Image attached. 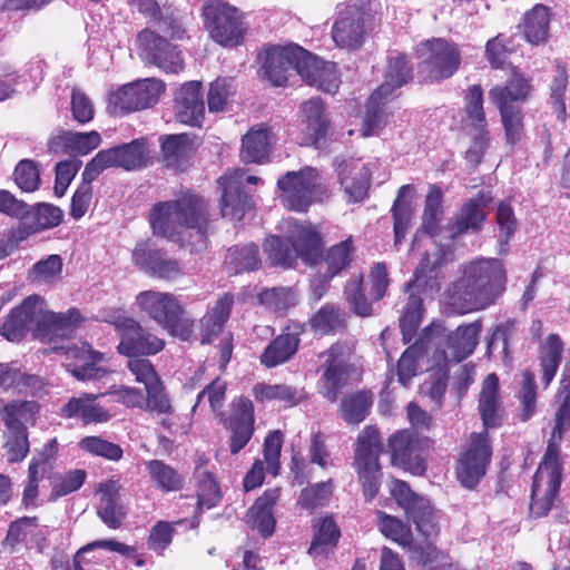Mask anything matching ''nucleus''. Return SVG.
Returning a JSON list of instances; mask_svg holds the SVG:
<instances>
[{
	"label": "nucleus",
	"mask_w": 570,
	"mask_h": 570,
	"mask_svg": "<svg viewBox=\"0 0 570 570\" xmlns=\"http://www.w3.org/2000/svg\"><path fill=\"white\" fill-rule=\"evenodd\" d=\"M149 222L154 234L190 252L206 248L207 210L203 199L190 193L177 199L159 202L150 210Z\"/></svg>",
	"instance_id": "1"
},
{
	"label": "nucleus",
	"mask_w": 570,
	"mask_h": 570,
	"mask_svg": "<svg viewBox=\"0 0 570 570\" xmlns=\"http://www.w3.org/2000/svg\"><path fill=\"white\" fill-rule=\"evenodd\" d=\"M570 367H564L560 380V391H567L563 402L556 413V425L552 430L546 453L533 476L530 513L534 518L548 514L557 498L562 480V463L559 442L562 433L570 430Z\"/></svg>",
	"instance_id": "2"
},
{
	"label": "nucleus",
	"mask_w": 570,
	"mask_h": 570,
	"mask_svg": "<svg viewBox=\"0 0 570 570\" xmlns=\"http://www.w3.org/2000/svg\"><path fill=\"white\" fill-rule=\"evenodd\" d=\"M79 322L80 314L77 309L53 313L45 308L39 296L31 295L11 311L0 327V334L10 342H17L32 331L36 338L51 343L56 338L69 337Z\"/></svg>",
	"instance_id": "3"
},
{
	"label": "nucleus",
	"mask_w": 570,
	"mask_h": 570,
	"mask_svg": "<svg viewBox=\"0 0 570 570\" xmlns=\"http://www.w3.org/2000/svg\"><path fill=\"white\" fill-rule=\"evenodd\" d=\"M505 273L498 259H480L465 266L463 275L445 292V304L454 313L483 309L503 291Z\"/></svg>",
	"instance_id": "4"
},
{
	"label": "nucleus",
	"mask_w": 570,
	"mask_h": 570,
	"mask_svg": "<svg viewBox=\"0 0 570 570\" xmlns=\"http://www.w3.org/2000/svg\"><path fill=\"white\" fill-rule=\"evenodd\" d=\"M282 229L287 234L292 248L278 236L266 238L263 249L272 266L292 267L298 257L309 265L318 261L321 237L309 224L287 218L283 222Z\"/></svg>",
	"instance_id": "5"
},
{
	"label": "nucleus",
	"mask_w": 570,
	"mask_h": 570,
	"mask_svg": "<svg viewBox=\"0 0 570 570\" xmlns=\"http://www.w3.org/2000/svg\"><path fill=\"white\" fill-rule=\"evenodd\" d=\"M135 304L151 320L184 341L193 334L194 321L187 315L175 295L154 289L136 295Z\"/></svg>",
	"instance_id": "6"
},
{
	"label": "nucleus",
	"mask_w": 570,
	"mask_h": 570,
	"mask_svg": "<svg viewBox=\"0 0 570 570\" xmlns=\"http://www.w3.org/2000/svg\"><path fill=\"white\" fill-rule=\"evenodd\" d=\"M277 186L283 205L295 212H306L313 203H322L331 196V190L313 167L287 171L277 180Z\"/></svg>",
	"instance_id": "7"
},
{
	"label": "nucleus",
	"mask_w": 570,
	"mask_h": 570,
	"mask_svg": "<svg viewBox=\"0 0 570 570\" xmlns=\"http://www.w3.org/2000/svg\"><path fill=\"white\" fill-rule=\"evenodd\" d=\"M376 515L381 533L399 546L407 548L411 559L426 567L428 570H445L450 566L448 556L431 543L432 538H424L425 541L419 543L414 541L409 524L383 511H377Z\"/></svg>",
	"instance_id": "8"
},
{
	"label": "nucleus",
	"mask_w": 570,
	"mask_h": 570,
	"mask_svg": "<svg viewBox=\"0 0 570 570\" xmlns=\"http://www.w3.org/2000/svg\"><path fill=\"white\" fill-rule=\"evenodd\" d=\"M382 450L379 430L371 425L365 426L355 442L353 468L362 484L364 497L368 501L373 500L380 489L382 473L379 458Z\"/></svg>",
	"instance_id": "9"
},
{
	"label": "nucleus",
	"mask_w": 570,
	"mask_h": 570,
	"mask_svg": "<svg viewBox=\"0 0 570 570\" xmlns=\"http://www.w3.org/2000/svg\"><path fill=\"white\" fill-rule=\"evenodd\" d=\"M203 17L212 39L223 47L238 46L246 32L239 10L222 0H209L203 6Z\"/></svg>",
	"instance_id": "10"
},
{
	"label": "nucleus",
	"mask_w": 570,
	"mask_h": 570,
	"mask_svg": "<svg viewBox=\"0 0 570 570\" xmlns=\"http://www.w3.org/2000/svg\"><path fill=\"white\" fill-rule=\"evenodd\" d=\"M148 147L145 138L99 151L85 167L82 179L94 181L102 170L120 167L126 170L142 168L147 164Z\"/></svg>",
	"instance_id": "11"
},
{
	"label": "nucleus",
	"mask_w": 570,
	"mask_h": 570,
	"mask_svg": "<svg viewBox=\"0 0 570 570\" xmlns=\"http://www.w3.org/2000/svg\"><path fill=\"white\" fill-rule=\"evenodd\" d=\"M421 60L420 73L425 80H441L451 77L461 63L458 47L444 38H434L416 47Z\"/></svg>",
	"instance_id": "12"
},
{
	"label": "nucleus",
	"mask_w": 570,
	"mask_h": 570,
	"mask_svg": "<svg viewBox=\"0 0 570 570\" xmlns=\"http://www.w3.org/2000/svg\"><path fill=\"white\" fill-rule=\"evenodd\" d=\"M371 29V16L363 4L350 2L336 8L332 39L338 48L357 50Z\"/></svg>",
	"instance_id": "13"
},
{
	"label": "nucleus",
	"mask_w": 570,
	"mask_h": 570,
	"mask_svg": "<svg viewBox=\"0 0 570 570\" xmlns=\"http://www.w3.org/2000/svg\"><path fill=\"white\" fill-rule=\"evenodd\" d=\"M313 65V55L298 46L275 47L267 50L262 65V76L273 86H284L295 71L301 77Z\"/></svg>",
	"instance_id": "14"
},
{
	"label": "nucleus",
	"mask_w": 570,
	"mask_h": 570,
	"mask_svg": "<svg viewBox=\"0 0 570 570\" xmlns=\"http://www.w3.org/2000/svg\"><path fill=\"white\" fill-rule=\"evenodd\" d=\"M106 321L115 327L120 338L117 346L120 354L126 356L154 355L165 346L163 340L144 330L135 318L122 313H111Z\"/></svg>",
	"instance_id": "15"
},
{
	"label": "nucleus",
	"mask_w": 570,
	"mask_h": 570,
	"mask_svg": "<svg viewBox=\"0 0 570 570\" xmlns=\"http://www.w3.org/2000/svg\"><path fill=\"white\" fill-rule=\"evenodd\" d=\"M391 494L423 538L438 535V517L426 498L417 495L405 482L400 480L392 481Z\"/></svg>",
	"instance_id": "16"
},
{
	"label": "nucleus",
	"mask_w": 570,
	"mask_h": 570,
	"mask_svg": "<svg viewBox=\"0 0 570 570\" xmlns=\"http://www.w3.org/2000/svg\"><path fill=\"white\" fill-rule=\"evenodd\" d=\"M165 91V83L156 78L140 79L117 89L110 96L115 109L132 112L156 105Z\"/></svg>",
	"instance_id": "17"
},
{
	"label": "nucleus",
	"mask_w": 570,
	"mask_h": 570,
	"mask_svg": "<svg viewBox=\"0 0 570 570\" xmlns=\"http://www.w3.org/2000/svg\"><path fill=\"white\" fill-rule=\"evenodd\" d=\"M66 355L68 372L78 381L102 379L109 371L105 366L106 355L94 351L88 343L63 344L52 348Z\"/></svg>",
	"instance_id": "18"
},
{
	"label": "nucleus",
	"mask_w": 570,
	"mask_h": 570,
	"mask_svg": "<svg viewBox=\"0 0 570 570\" xmlns=\"http://www.w3.org/2000/svg\"><path fill=\"white\" fill-rule=\"evenodd\" d=\"M139 56L165 72L177 73L184 69V60L176 47L154 31L145 29L137 38Z\"/></svg>",
	"instance_id": "19"
},
{
	"label": "nucleus",
	"mask_w": 570,
	"mask_h": 570,
	"mask_svg": "<svg viewBox=\"0 0 570 570\" xmlns=\"http://www.w3.org/2000/svg\"><path fill=\"white\" fill-rule=\"evenodd\" d=\"M491 448L488 441V432L473 433L468 450L459 460L456 474L465 488L475 487L485 474L490 462Z\"/></svg>",
	"instance_id": "20"
},
{
	"label": "nucleus",
	"mask_w": 570,
	"mask_h": 570,
	"mask_svg": "<svg viewBox=\"0 0 570 570\" xmlns=\"http://www.w3.org/2000/svg\"><path fill=\"white\" fill-rule=\"evenodd\" d=\"M259 180L258 177L246 175L240 169L220 177L218 184L223 188L222 215L235 222L240 220L250 208V199L242 188L245 183L257 184Z\"/></svg>",
	"instance_id": "21"
},
{
	"label": "nucleus",
	"mask_w": 570,
	"mask_h": 570,
	"mask_svg": "<svg viewBox=\"0 0 570 570\" xmlns=\"http://www.w3.org/2000/svg\"><path fill=\"white\" fill-rule=\"evenodd\" d=\"M324 358L320 391L330 402L337 400L341 391L347 385L351 377V368L344 357V348L341 345H332L321 354Z\"/></svg>",
	"instance_id": "22"
},
{
	"label": "nucleus",
	"mask_w": 570,
	"mask_h": 570,
	"mask_svg": "<svg viewBox=\"0 0 570 570\" xmlns=\"http://www.w3.org/2000/svg\"><path fill=\"white\" fill-rule=\"evenodd\" d=\"M131 257L136 266L159 279L175 281L184 274L177 259L167 256L149 242L138 243Z\"/></svg>",
	"instance_id": "23"
},
{
	"label": "nucleus",
	"mask_w": 570,
	"mask_h": 570,
	"mask_svg": "<svg viewBox=\"0 0 570 570\" xmlns=\"http://www.w3.org/2000/svg\"><path fill=\"white\" fill-rule=\"evenodd\" d=\"M433 237H429L433 248L426 250L410 282L414 288H422L425 295L440 291L441 284L436 271L450 261L451 255L449 243L439 245L436 239H432Z\"/></svg>",
	"instance_id": "24"
},
{
	"label": "nucleus",
	"mask_w": 570,
	"mask_h": 570,
	"mask_svg": "<svg viewBox=\"0 0 570 570\" xmlns=\"http://www.w3.org/2000/svg\"><path fill=\"white\" fill-rule=\"evenodd\" d=\"M490 193H480L471 198L456 214L453 222L441 230L440 242L443 239L452 240L455 237L468 233L469 230L476 232L481 228L482 223L485 220L487 214L484 208L492 202Z\"/></svg>",
	"instance_id": "25"
},
{
	"label": "nucleus",
	"mask_w": 570,
	"mask_h": 570,
	"mask_svg": "<svg viewBox=\"0 0 570 570\" xmlns=\"http://www.w3.org/2000/svg\"><path fill=\"white\" fill-rule=\"evenodd\" d=\"M202 83H184L175 95V117L185 125L200 127L205 117V105L200 94Z\"/></svg>",
	"instance_id": "26"
},
{
	"label": "nucleus",
	"mask_w": 570,
	"mask_h": 570,
	"mask_svg": "<svg viewBox=\"0 0 570 570\" xmlns=\"http://www.w3.org/2000/svg\"><path fill=\"white\" fill-rule=\"evenodd\" d=\"M128 4L147 17L164 33L173 38H181L184 23L179 12L171 6L159 7L156 0H127Z\"/></svg>",
	"instance_id": "27"
},
{
	"label": "nucleus",
	"mask_w": 570,
	"mask_h": 570,
	"mask_svg": "<svg viewBox=\"0 0 570 570\" xmlns=\"http://www.w3.org/2000/svg\"><path fill=\"white\" fill-rule=\"evenodd\" d=\"M282 444L283 435L279 431H274L266 436L264 461L256 460L244 478L246 491L253 490L263 483L265 470L274 476L278 474Z\"/></svg>",
	"instance_id": "28"
},
{
	"label": "nucleus",
	"mask_w": 570,
	"mask_h": 570,
	"mask_svg": "<svg viewBox=\"0 0 570 570\" xmlns=\"http://www.w3.org/2000/svg\"><path fill=\"white\" fill-rule=\"evenodd\" d=\"M338 180L350 202H361L370 187L371 169L358 159H345L337 165Z\"/></svg>",
	"instance_id": "29"
},
{
	"label": "nucleus",
	"mask_w": 570,
	"mask_h": 570,
	"mask_svg": "<svg viewBox=\"0 0 570 570\" xmlns=\"http://www.w3.org/2000/svg\"><path fill=\"white\" fill-rule=\"evenodd\" d=\"M481 330V321L458 326L455 331L448 335L446 347L439 356L440 360L445 363H458L466 358L475 350Z\"/></svg>",
	"instance_id": "30"
},
{
	"label": "nucleus",
	"mask_w": 570,
	"mask_h": 570,
	"mask_svg": "<svg viewBox=\"0 0 570 570\" xmlns=\"http://www.w3.org/2000/svg\"><path fill=\"white\" fill-rule=\"evenodd\" d=\"M274 130L265 125L253 126L242 139L240 157L245 163H263L268 158L275 142Z\"/></svg>",
	"instance_id": "31"
},
{
	"label": "nucleus",
	"mask_w": 570,
	"mask_h": 570,
	"mask_svg": "<svg viewBox=\"0 0 570 570\" xmlns=\"http://www.w3.org/2000/svg\"><path fill=\"white\" fill-rule=\"evenodd\" d=\"M100 394L82 393L78 397H71L61 407V414L67 419L80 420L83 424L105 423L111 414L102 405L97 403Z\"/></svg>",
	"instance_id": "32"
},
{
	"label": "nucleus",
	"mask_w": 570,
	"mask_h": 570,
	"mask_svg": "<svg viewBox=\"0 0 570 570\" xmlns=\"http://www.w3.org/2000/svg\"><path fill=\"white\" fill-rule=\"evenodd\" d=\"M303 327L299 324L288 325L285 331L277 336L261 355V362L267 367H274L288 361L297 351L299 335Z\"/></svg>",
	"instance_id": "33"
},
{
	"label": "nucleus",
	"mask_w": 570,
	"mask_h": 570,
	"mask_svg": "<svg viewBox=\"0 0 570 570\" xmlns=\"http://www.w3.org/2000/svg\"><path fill=\"white\" fill-rule=\"evenodd\" d=\"M279 498V489H271L259 497L247 512V524L267 538L275 529L273 507Z\"/></svg>",
	"instance_id": "34"
},
{
	"label": "nucleus",
	"mask_w": 570,
	"mask_h": 570,
	"mask_svg": "<svg viewBox=\"0 0 570 570\" xmlns=\"http://www.w3.org/2000/svg\"><path fill=\"white\" fill-rule=\"evenodd\" d=\"M146 390L144 409L157 416H161L159 424L169 433H174L177 426L178 415L175 413L170 397L163 382H158Z\"/></svg>",
	"instance_id": "35"
},
{
	"label": "nucleus",
	"mask_w": 570,
	"mask_h": 570,
	"mask_svg": "<svg viewBox=\"0 0 570 570\" xmlns=\"http://www.w3.org/2000/svg\"><path fill=\"white\" fill-rule=\"evenodd\" d=\"M101 144L100 134L96 130L89 132L61 131L53 136L49 149L53 153H78L87 155Z\"/></svg>",
	"instance_id": "36"
},
{
	"label": "nucleus",
	"mask_w": 570,
	"mask_h": 570,
	"mask_svg": "<svg viewBox=\"0 0 570 570\" xmlns=\"http://www.w3.org/2000/svg\"><path fill=\"white\" fill-rule=\"evenodd\" d=\"M119 489L117 481L109 480L106 483H100L97 490L100 494L98 515L111 529H118L125 519V511L118 503Z\"/></svg>",
	"instance_id": "37"
},
{
	"label": "nucleus",
	"mask_w": 570,
	"mask_h": 570,
	"mask_svg": "<svg viewBox=\"0 0 570 570\" xmlns=\"http://www.w3.org/2000/svg\"><path fill=\"white\" fill-rule=\"evenodd\" d=\"M303 114V144L315 145L324 137L327 120L324 115V107L321 99H311L302 105Z\"/></svg>",
	"instance_id": "38"
},
{
	"label": "nucleus",
	"mask_w": 570,
	"mask_h": 570,
	"mask_svg": "<svg viewBox=\"0 0 570 570\" xmlns=\"http://www.w3.org/2000/svg\"><path fill=\"white\" fill-rule=\"evenodd\" d=\"M498 390V376L494 373L489 374L483 381L479 400V410L485 428L498 425L501 417V401Z\"/></svg>",
	"instance_id": "39"
},
{
	"label": "nucleus",
	"mask_w": 570,
	"mask_h": 570,
	"mask_svg": "<svg viewBox=\"0 0 570 570\" xmlns=\"http://www.w3.org/2000/svg\"><path fill=\"white\" fill-rule=\"evenodd\" d=\"M550 11L543 4H535L527 11L521 22V30L528 42L541 45L549 37Z\"/></svg>",
	"instance_id": "40"
},
{
	"label": "nucleus",
	"mask_w": 570,
	"mask_h": 570,
	"mask_svg": "<svg viewBox=\"0 0 570 570\" xmlns=\"http://www.w3.org/2000/svg\"><path fill=\"white\" fill-rule=\"evenodd\" d=\"M409 297L400 316V328L403 335V342L410 343L419 328L423 315V298L420 293L422 288H414L407 284Z\"/></svg>",
	"instance_id": "41"
},
{
	"label": "nucleus",
	"mask_w": 570,
	"mask_h": 570,
	"mask_svg": "<svg viewBox=\"0 0 570 570\" xmlns=\"http://www.w3.org/2000/svg\"><path fill=\"white\" fill-rule=\"evenodd\" d=\"M252 394L256 402H282L287 406H294L304 399L303 390L285 383L261 382L254 385Z\"/></svg>",
	"instance_id": "42"
},
{
	"label": "nucleus",
	"mask_w": 570,
	"mask_h": 570,
	"mask_svg": "<svg viewBox=\"0 0 570 570\" xmlns=\"http://www.w3.org/2000/svg\"><path fill=\"white\" fill-rule=\"evenodd\" d=\"M386 100L383 94L375 91L367 99L365 112L360 128L362 137L376 136L387 122Z\"/></svg>",
	"instance_id": "43"
},
{
	"label": "nucleus",
	"mask_w": 570,
	"mask_h": 570,
	"mask_svg": "<svg viewBox=\"0 0 570 570\" xmlns=\"http://www.w3.org/2000/svg\"><path fill=\"white\" fill-rule=\"evenodd\" d=\"M489 98L500 110L508 142L515 144L520 140L523 129L522 115L519 108L508 104L499 89H491Z\"/></svg>",
	"instance_id": "44"
},
{
	"label": "nucleus",
	"mask_w": 570,
	"mask_h": 570,
	"mask_svg": "<svg viewBox=\"0 0 570 570\" xmlns=\"http://www.w3.org/2000/svg\"><path fill=\"white\" fill-rule=\"evenodd\" d=\"M146 471L153 485L163 492H175L183 489L184 476L171 465L161 460L145 462Z\"/></svg>",
	"instance_id": "45"
},
{
	"label": "nucleus",
	"mask_w": 570,
	"mask_h": 570,
	"mask_svg": "<svg viewBox=\"0 0 570 570\" xmlns=\"http://www.w3.org/2000/svg\"><path fill=\"white\" fill-rule=\"evenodd\" d=\"M234 305V297L230 294H224L214 303L200 320L204 332L203 342L209 341L212 335L219 334L229 318Z\"/></svg>",
	"instance_id": "46"
},
{
	"label": "nucleus",
	"mask_w": 570,
	"mask_h": 570,
	"mask_svg": "<svg viewBox=\"0 0 570 570\" xmlns=\"http://www.w3.org/2000/svg\"><path fill=\"white\" fill-rule=\"evenodd\" d=\"M37 405L35 402L16 401L4 403L0 400V417L6 426L3 432L17 431L27 429L24 423L35 420Z\"/></svg>",
	"instance_id": "47"
},
{
	"label": "nucleus",
	"mask_w": 570,
	"mask_h": 570,
	"mask_svg": "<svg viewBox=\"0 0 570 570\" xmlns=\"http://www.w3.org/2000/svg\"><path fill=\"white\" fill-rule=\"evenodd\" d=\"M434 328L431 326L423 330L419 340L407 347L401 355L397 362V376L399 382L403 386H407L411 379L416 374V361L421 357L425 350V343L431 340Z\"/></svg>",
	"instance_id": "48"
},
{
	"label": "nucleus",
	"mask_w": 570,
	"mask_h": 570,
	"mask_svg": "<svg viewBox=\"0 0 570 570\" xmlns=\"http://www.w3.org/2000/svg\"><path fill=\"white\" fill-rule=\"evenodd\" d=\"M302 79L328 94H334L340 86L336 66L315 56H313V65L306 68V75H303Z\"/></svg>",
	"instance_id": "49"
},
{
	"label": "nucleus",
	"mask_w": 570,
	"mask_h": 570,
	"mask_svg": "<svg viewBox=\"0 0 570 570\" xmlns=\"http://www.w3.org/2000/svg\"><path fill=\"white\" fill-rule=\"evenodd\" d=\"M413 190L414 188L412 185H403L400 187L397 197L392 207L395 245L402 242L410 227L413 207L412 202L409 198H411Z\"/></svg>",
	"instance_id": "50"
},
{
	"label": "nucleus",
	"mask_w": 570,
	"mask_h": 570,
	"mask_svg": "<svg viewBox=\"0 0 570 570\" xmlns=\"http://www.w3.org/2000/svg\"><path fill=\"white\" fill-rule=\"evenodd\" d=\"M161 151L168 167L183 169L193 154V141L186 134L169 135L163 139Z\"/></svg>",
	"instance_id": "51"
},
{
	"label": "nucleus",
	"mask_w": 570,
	"mask_h": 570,
	"mask_svg": "<svg viewBox=\"0 0 570 570\" xmlns=\"http://www.w3.org/2000/svg\"><path fill=\"white\" fill-rule=\"evenodd\" d=\"M315 533L308 553L313 557L327 556L336 546L340 530L332 518H324L314 525Z\"/></svg>",
	"instance_id": "52"
},
{
	"label": "nucleus",
	"mask_w": 570,
	"mask_h": 570,
	"mask_svg": "<svg viewBox=\"0 0 570 570\" xmlns=\"http://www.w3.org/2000/svg\"><path fill=\"white\" fill-rule=\"evenodd\" d=\"M412 68L404 55L390 58L384 82L376 89L385 98L411 78Z\"/></svg>",
	"instance_id": "53"
},
{
	"label": "nucleus",
	"mask_w": 570,
	"mask_h": 570,
	"mask_svg": "<svg viewBox=\"0 0 570 570\" xmlns=\"http://www.w3.org/2000/svg\"><path fill=\"white\" fill-rule=\"evenodd\" d=\"M373 399L368 392L361 391L345 396L340 405V415L348 424H358L367 416Z\"/></svg>",
	"instance_id": "54"
},
{
	"label": "nucleus",
	"mask_w": 570,
	"mask_h": 570,
	"mask_svg": "<svg viewBox=\"0 0 570 570\" xmlns=\"http://www.w3.org/2000/svg\"><path fill=\"white\" fill-rule=\"evenodd\" d=\"M562 354V342L556 334H550L541 350L542 380L549 385L559 367Z\"/></svg>",
	"instance_id": "55"
},
{
	"label": "nucleus",
	"mask_w": 570,
	"mask_h": 570,
	"mask_svg": "<svg viewBox=\"0 0 570 570\" xmlns=\"http://www.w3.org/2000/svg\"><path fill=\"white\" fill-rule=\"evenodd\" d=\"M353 246L351 239H346L332 246L324 261L321 263L325 266L324 278L326 281L333 278L342 269H344L352 261Z\"/></svg>",
	"instance_id": "56"
},
{
	"label": "nucleus",
	"mask_w": 570,
	"mask_h": 570,
	"mask_svg": "<svg viewBox=\"0 0 570 570\" xmlns=\"http://www.w3.org/2000/svg\"><path fill=\"white\" fill-rule=\"evenodd\" d=\"M442 197L441 189L435 185H431L425 197L423 214V229L431 236H439V238L442 234H435V229L442 215Z\"/></svg>",
	"instance_id": "57"
},
{
	"label": "nucleus",
	"mask_w": 570,
	"mask_h": 570,
	"mask_svg": "<svg viewBox=\"0 0 570 570\" xmlns=\"http://www.w3.org/2000/svg\"><path fill=\"white\" fill-rule=\"evenodd\" d=\"M228 264L235 273L254 271L259 268L258 247L255 244H247L243 247L234 246L228 250Z\"/></svg>",
	"instance_id": "58"
},
{
	"label": "nucleus",
	"mask_w": 570,
	"mask_h": 570,
	"mask_svg": "<svg viewBox=\"0 0 570 570\" xmlns=\"http://www.w3.org/2000/svg\"><path fill=\"white\" fill-rule=\"evenodd\" d=\"M389 445L392 451V463L399 466L409 465L414 453V441L409 431H399L394 433Z\"/></svg>",
	"instance_id": "59"
},
{
	"label": "nucleus",
	"mask_w": 570,
	"mask_h": 570,
	"mask_svg": "<svg viewBox=\"0 0 570 570\" xmlns=\"http://www.w3.org/2000/svg\"><path fill=\"white\" fill-rule=\"evenodd\" d=\"M7 461L10 463L21 462L29 452L27 429L3 432Z\"/></svg>",
	"instance_id": "60"
},
{
	"label": "nucleus",
	"mask_w": 570,
	"mask_h": 570,
	"mask_svg": "<svg viewBox=\"0 0 570 570\" xmlns=\"http://www.w3.org/2000/svg\"><path fill=\"white\" fill-rule=\"evenodd\" d=\"M261 303L275 313H282L296 305L297 296L289 288H271L259 294Z\"/></svg>",
	"instance_id": "61"
},
{
	"label": "nucleus",
	"mask_w": 570,
	"mask_h": 570,
	"mask_svg": "<svg viewBox=\"0 0 570 570\" xmlns=\"http://www.w3.org/2000/svg\"><path fill=\"white\" fill-rule=\"evenodd\" d=\"M78 445L82 451L107 460L119 461L122 456V450L118 444L99 436H86L79 441Z\"/></svg>",
	"instance_id": "62"
},
{
	"label": "nucleus",
	"mask_w": 570,
	"mask_h": 570,
	"mask_svg": "<svg viewBox=\"0 0 570 570\" xmlns=\"http://www.w3.org/2000/svg\"><path fill=\"white\" fill-rule=\"evenodd\" d=\"M233 95L234 87L232 79L217 78L210 83L208 91L207 102L209 111L219 112L225 110L228 100Z\"/></svg>",
	"instance_id": "63"
},
{
	"label": "nucleus",
	"mask_w": 570,
	"mask_h": 570,
	"mask_svg": "<svg viewBox=\"0 0 570 570\" xmlns=\"http://www.w3.org/2000/svg\"><path fill=\"white\" fill-rule=\"evenodd\" d=\"M197 498L198 507L200 509H210L215 507L220 499V492L216 480L206 471L198 472Z\"/></svg>",
	"instance_id": "64"
}]
</instances>
